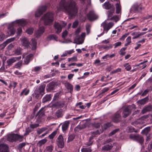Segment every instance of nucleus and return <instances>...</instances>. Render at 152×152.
<instances>
[{
  "label": "nucleus",
  "instance_id": "obj_20",
  "mask_svg": "<svg viewBox=\"0 0 152 152\" xmlns=\"http://www.w3.org/2000/svg\"><path fill=\"white\" fill-rule=\"evenodd\" d=\"M55 83L52 82L48 84L47 86V90L48 91L55 89Z\"/></svg>",
  "mask_w": 152,
  "mask_h": 152
},
{
  "label": "nucleus",
  "instance_id": "obj_44",
  "mask_svg": "<svg viewBox=\"0 0 152 152\" xmlns=\"http://www.w3.org/2000/svg\"><path fill=\"white\" fill-rule=\"evenodd\" d=\"M48 38L50 40H56L57 37L56 35L54 34L48 36Z\"/></svg>",
  "mask_w": 152,
  "mask_h": 152
},
{
  "label": "nucleus",
  "instance_id": "obj_33",
  "mask_svg": "<svg viewBox=\"0 0 152 152\" xmlns=\"http://www.w3.org/2000/svg\"><path fill=\"white\" fill-rule=\"evenodd\" d=\"M45 87V84H43L39 86L38 88V90L40 93L44 92Z\"/></svg>",
  "mask_w": 152,
  "mask_h": 152
},
{
  "label": "nucleus",
  "instance_id": "obj_7",
  "mask_svg": "<svg viewBox=\"0 0 152 152\" xmlns=\"http://www.w3.org/2000/svg\"><path fill=\"white\" fill-rule=\"evenodd\" d=\"M85 36L86 34L85 33H83L80 36H76L73 43L78 45L82 44L84 42Z\"/></svg>",
  "mask_w": 152,
  "mask_h": 152
},
{
  "label": "nucleus",
  "instance_id": "obj_47",
  "mask_svg": "<svg viewBox=\"0 0 152 152\" xmlns=\"http://www.w3.org/2000/svg\"><path fill=\"white\" fill-rule=\"evenodd\" d=\"M151 130L150 127H148L145 128L143 131V133L145 134L148 133Z\"/></svg>",
  "mask_w": 152,
  "mask_h": 152
},
{
  "label": "nucleus",
  "instance_id": "obj_11",
  "mask_svg": "<svg viewBox=\"0 0 152 152\" xmlns=\"http://www.w3.org/2000/svg\"><path fill=\"white\" fill-rule=\"evenodd\" d=\"M62 83L64 85L65 87L69 91V92L72 94L73 89V85L66 80L63 81Z\"/></svg>",
  "mask_w": 152,
  "mask_h": 152
},
{
  "label": "nucleus",
  "instance_id": "obj_18",
  "mask_svg": "<svg viewBox=\"0 0 152 152\" xmlns=\"http://www.w3.org/2000/svg\"><path fill=\"white\" fill-rule=\"evenodd\" d=\"M100 133V132H99V130H97L96 132H93L92 133V135L91 136L89 140V142H87V145L88 146H89L91 145L93 143V142L91 141V140L93 139L95 135L97 134H99Z\"/></svg>",
  "mask_w": 152,
  "mask_h": 152
},
{
  "label": "nucleus",
  "instance_id": "obj_34",
  "mask_svg": "<svg viewBox=\"0 0 152 152\" xmlns=\"http://www.w3.org/2000/svg\"><path fill=\"white\" fill-rule=\"evenodd\" d=\"M22 64V61H20L17 62L15 65V67L18 69H20Z\"/></svg>",
  "mask_w": 152,
  "mask_h": 152
},
{
  "label": "nucleus",
  "instance_id": "obj_41",
  "mask_svg": "<svg viewBox=\"0 0 152 152\" xmlns=\"http://www.w3.org/2000/svg\"><path fill=\"white\" fill-rule=\"evenodd\" d=\"M124 66L125 67V69L127 71H129L131 69V67L130 65L128 63L125 64H124Z\"/></svg>",
  "mask_w": 152,
  "mask_h": 152
},
{
  "label": "nucleus",
  "instance_id": "obj_26",
  "mask_svg": "<svg viewBox=\"0 0 152 152\" xmlns=\"http://www.w3.org/2000/svg\"><path fill=\"white\" fill-rule=\"evenodd\" d=\"M51 99V96L50 94H46L43 98L42 99V102L44 103L50 101Z\"/></svg>",
  "mask_w": 152,
  "mask_h": 152
},
{
  "label": "nucleus",
  "instance_id": "obj_16",
  "mask_svg": "<svg viewBox=\"0 0 152 152\" xmlns=\"http://www.w3.org/2000/svg\"><path fill=\"white\" fill-rule=\"evenodd\" d=\"M121 120V116L120 113L118 112L116 113L113 117L112 120L115 123L119 122Z\"/></svg>",
  "mask_w": 152,
  "mask_h": 152
},
{
  "label": "nucleus",
  "instance_id": "obj_28",
  "mask_svg": "<svg viewBox=\"0 0 152 152\" xmlns=\"http://www.w3.org/2000/svg\"><path fill=\"white\" fill-rule=\"evenodd\" d=\"M22 49L19 47L16 48L14 51V54L17 55H20L22 53Z\"/></svg>",
  "mask_w": 152,
  "mask_h": 152
},
{
  "label": "nucleus",
  "instance_id": "obj_45",
  "mask_svg": "<svg viewBox=\"0 0 152 152\" xmlns=\"http://www.w3.org/2000/svg\"><path fill=\"white\" fill-rule=\"evenodd\" d=\"M57 133V131H55L53 132L51 134L48 136L49 138L51 139L53 138Z\"/></svg>",
  "mask_w": 152,
  "mask_h": 152
},
{
  "label": "nucleus",
  "instance_id": "obj_58",
  "mask_svg": "<svg viewBox=\"0 0 152 152\" xmlns=\"http://www.w3.org/2000/svg\"><path fill=\"white\" fill-rule=\"evenodd\" d=\"M5 37L4 34L2 32H0V41H3Z\"/></svg>",
  "mask_w": 152,
  "mask_h": 152
},
{
  "label": "nucleus",
  "instance_id": "obj_23",
  "mask_svg": "<svg viewBox=\"0 0 152 152\" xmlns=\"http://www.w3.org/2000/svg\"><path fill=\"white\" fill-rule=\"evenodd\" d=\"M8 148L7 145H0V152H7Z\"/></svg>",
  "mask_w": 152,
  "mask_h": 152
},
{
  "label": "nucleus",
  "instance_id": "obj_14",
  "mask_svg": "<svg viewBox=\"0 0 152 152\" xmlns=\"http://www.w3.org/2000/svg\"><path fill=\"white\" fill-rule=\"evenodd\" d=\"M57 144L58 147L62 148L64 147V140L62 136L61 135H60L58 137L57 140Z\"/></svg>",
  "mask_w": 152,
  "mask_h": 152
},
{
  "label": "nucleus",
  "instance_id": "obj_4",
  "mask_svg": "<svg viewBox=\"0 0 152 152\" xmlns=\"http://www.w3.org/2000/svg\"><path fill=\"white\" fill-rule=\"evenodd\" d=\"M102 7L106 10H109L107 12L108 18L112 16L115 12V8L113 4H110L109 2H105L102 5Z\"/></svg>",
  "mask_w": 152,
  "mask_h": 152
},
{
  "label": "nucleus",
  "instance_id": "obj_53",
  "mask_svg": "<svg viewBox=\"0 0 152 152\" xmlns=\"http://www.w3.org/2000/svg\"><path fill=\"white\" fill-rule=\"evenodd\" d=\"M147 102V100H146L145 98H144L140 100L139 101V103L141 104H145Z\"/></svg>",
  "mask_w": 152,
  "mask_h": 152
},
{
  "label": "nucleus",
  "instance_id": "obj_3",
  "mask_svg": "<svg viewBox=\"0 0 152 152\" xmlns=\"http://www.w3.org/2000/svg\"><path fill=\"white\" fill-rule=\"evenodd\" d=\"M53 16L52 12L47 13L42 17L40 21H42L45 25L50 24L53 20Z\"/></svg>",
  "mask_w": 152,
  "mask_h": 152
},
{
  "label": "nucleus",
  "instance_id": "obj_40",
  "mask_svg": "<svg viewBox=\"0 0 152 152\" xmlns=\"http://www.w3.org/2000/svg\"><path fill=\"white\" fill-rule=\"evenodd\" d=\"M139 7L138 4L137 3L134 4L132 6V9L135 11H137L138 10Z\"/></svg>",
  "mask_w": 152,
  "mask_h": 152
},
{
  "label": "nucleus",
  "instance_id": "obj_37",
  "mask_svg": "<svg viewBox=\"0 0 152 152\" xmlns=\"http://www.w3.org/2000/svg\"><path fill=\"white\" fill-rule=\"evenodd\" d=\"M126 130L128 132H136L135 129L132 126H128L126 128Z\"/></svg>",
  "mask_w": 152,
  "mask_h": 152
},
{
  "label": "nucleus",
  "instance_id": "obj_12",
  "mask_svg": "<svg viewBox=\"0 0 152 152\" xmlns=\"http://www.w3.org/2000/svg\"><path fill=\"white\" fill-rule=\"evenodd\" d=\"M132 107L131 106H129L126 107L123 112V117L126 118L131 113Z\"/></svg>",
  "mask_w": 152,
  "mask_h": 152
},
{
  "label": "nucleus",
  "instance_id": "obj_35",
  "mask_svg": "<svg viewBox=\"0 0 152 152\" xmlns=\"http://www.w3.org/2000/svg\"><path fill=\"white\" fill-rule=\"evenodd\" d=\"M44 115V108H41L38 112L37 115L40 117H41Z\"/></svg>",
  "mask_w": 152,
  "mask_h": 152
},
{
  "label": "nucleus",
  "instance_id": "obj_49",
  "mask_svg": "<svg viewBox=\"0 0 152 152\" xmlns=\"http://www.w3.org/2000/svg\"><path fill=\"white\" fill-rule=\"evenodd\" d=\"M126 48H122L120 51V54L121 55H124L125 54V50H126Z\"/></svg>",
  "mask_w": 152,
  "mask_h": 152
},
{
  "label": "nucleus",
  "instance_id": "obj_22",
  "mask_svg": "<svg viewBox=\"0 0 152 152\" xmlns=\"http://www.w3.org/2000/svg\"><path fill=\"white\" fill-rule=\"evenodd\" d=\"M152 110V105H149L145 107L142 109L141 113L144 114Z\"/></svg>",
  "mask_w": 152,
  "mask_h": 152
},
{
  "label": "nucleus",
  "instance_id": "obj_29",
  "mask_svg": "<svg viewBox=\"0 0 152 152\" xmlns=\"http://www.w3.org/2000/svg\"><path fill=\"white\" fill-rule=\"evenodd\" d=\"M121 16H120L115 15L114 16L111 17H110L109 18H108V19L110 20H114L116 22L118 21L120 18Z\"/></svg>",
  "mask_w": 152,
  "mask_h": 152
},
{
  "label": "nucleus",
  "instance_id": "obj_27",
  "mask_svg": "<svg viewBox=\"0 0 152 152\" xmlns=\"http://www.w3.org/2000/svg\"><path fill=\"white\" fill-rule=\"evenodd\" d=\"M136 140L138 141L142 145L143 144L144 139L142 137L137 134Z\"/></svg>",
  "mask_w": 152,
  "mask_h": 152
},
{
  "label": "nucleus",
  "instance_id": "obj_30",
  "mask_svg": "<svg viewBox=\"0 0 152 152\" xmlns=\"http://www.w3.org/2000/svg\"><path fill=\"white\" fill-rule=\"evenodd\" d=\"M113 147V146L112 145H105L102 147V150L104 151H108L110 150Z\"/></svg>",
  "mask_w": 152,
  "mask_h": 152
},
{
  "label": "nucleus",
  "instance_id": "obj_61",
  "mask_svg": "<svg viewBox=\"0 0 152 152\" xmlns=\"http://www.w3.org/2000/svg\"><path fill=\"white\" fill-rule=\"evenodd\" d=\"M68 34V32L66 30L65 31L62 33V37L63 38H65Z\"/></svg>",
  "mask_w": 152,
  "mask_h": 152
},
{
  "label": "nucleus",
  "instance_id": "obj_43",
  "mask_svg": "<svg viewBox=\"0 0 152 152\" xmlns=\"http://www.w3.org/2000/svg\"><path fill=\"white\" fill-rule=\"evenodd\" d=\"M82 152H91V150L89 148H84L81 149Z\"/></svg>",
  "mask_w": 152,
  "mask_h": 152
},
{
  "label": "nucleus",
  "instance_id": "obj_48",
  "mask_svg": "<svg viewBox=\"0 0 152 152\" xmlns=\"http://www.w3.org/2000/svg\"><path fill=\"white\" fill-rule=\"evenodd\" d=\"M137 134L135 135L134 134H131L129 135V138L133 140H136Z\"/></svg>",
  "mask_w": 152,
  "mask_h": 152
},
{
  "label": "nucleus",
  "instance_id": "obj_60",
  "mask_svg": "<svg viewBox=\"0 0 152 152\" xmlns=\"http://www.w3.org/2000/svg\"><path fill=\"white\" fill-rule=\"evenodd\" d=\"M121 44V42H118L115 43L113 45L114 46V48H115L117 47L120 46Z\"/></svg>",
  "mask_w": 152,
  "mask_h": 152
},
{
  "label": "nucleus",
  "instance_id": "obj_63",
  "mask_svg": "<svg viewBox=\"0 0 152 152\" xmlns=\"http://www.w3.org/2000/svg\"><path fill=\"white\" fill-rule=\"evenodd\" d=\"M109 89V88H105L101 90V93L103 94Z\"/></svg>",
  "mask_w": 152,
  "mask_h": 152
},
{
  "label": "nucleus",
  "instance_id": "obj_5",
  "mask_svg": "<svg viewBox=\"0 0 152 152\" xmlns=\"http://www.w3.org/2000/svg\"><path fill=\"white\" fill-rule=\"evenodd\" d=\"M66 23L63 21H61L59 23L58 22H55L53 25L54 30L56 33L59 34L61 31L62 27H64Z\"/></svg>",
  "mask_w": 152,
  "mask_h": 152
},
{
  "label": "nucleus",
  "instance_id": "obj_56",
  "mask_svg": "<svg viewBox=\"0 0 152 152\" xmlns=\"http://www.w3.org/2000/svg\"><path fill=\"white\" fill-rule=\"evenodd\" d=\"M75 136L73 134H71L69 136L68 138V140L69 141H72L74 138Z\"/></svg>",
  "mask_w": 152,
  "mask_h": 152
},
{
  "label": "nucleus",
  "instance_id": "obj_50",
  "mask_svg": "<svg viewBox=\"0 0 152 152\" xmlns=\"http://www.w3.org/2000/svg\"><path fill=\"white\" fill-rule=\"evenodd\" d=\"M33 28H28L26 31V32L28 34H31L33 32Z\"/></svg>",
  "mask_w": 152,
  "mask_h": 152
},
{
  "label": "nucleus",
  "instance_id": "obj_24",
  "mask_svg": "<svg viewBox=\"0 0 152 152\" xmlns=\"http://www.w3.org/2000/svg\"><path fill=\"white\" fill-rule=\"evenodd\" d=\"M69 124V122L68 121H66L63 124L62 128V131L64 132L67 129Z\"/></svg>",
  "mask_w": 152,
  "mask_h": 152
},
{
  "label": "nucleus",
  "instance_id": "obj_9",
  "mask_svg": "<svg viewBox=\"0 0 152 152\" xmlns=\"http://www.w3.org/2000/svg\"><path fill=\"white\" fill-rule=\"evenodd\" d=\"M21 58V56L18 57H12L9 59L7 61V66H11L12 64L17 61H19Z\"/></svg>",
  "mask_w": 152,
  "mask_h": 152
},
{
  "label": "nucleus",
  "instance_id": "obj_54",
  "mask_svg": "<svg viewBox=\"0 0 152 152\" xmlns=\"http://www.w3.org/2000/svg\"><path fill=\"white\" fill-rule=\"evenodd\" d=\"M93 126L96 128H98L100 126V123L95 122L93 124Z\"/></svg>",
  "mask_w": 152,
  "mask_h": 152
},
{
  "label": "nucleus",
  "instance_id": "obj_52",
  "mask_svg": "<svg viewBox=\"0 0 152 152\" xmlns=\"http://www.w3.org/2000/svg\"><path fill=\"white\" fill-rule=\"evenodd\" d=\"M77 57L76 56L73 57L71 58H68V61H75L77 60Z\"/></svg>",
  "mask_w": 152,
  "mask_h": 152
},
{
  "label": "nucleus",
  "instance_id": "obj_21",
  "mask_svg": "<svg viewBox=\"0 0 152 152\" xmlns=\"http://www.w3.org/2000/svg\"><path fill=\"white\" fill-rule=\"evenodd\" d=\"M22 42V45L25 47L29 46V43L28 39L26 37H23L20 38Z\"/></svg>",
  "mask_w": 152,
  "mask_h": 152
},
{
  "label": "nucleus",
  "instance_id": "obj_62",
  "mask_svg": "<svg viewBox=\"0 0 152 152\" xmlns=\"http://www.w3.org/2000/svg\"><path fill=\"white\" fill-rule=\"evenodd\" d=\"M78 24V22H77V21H75L73 23V25L72 26V27L74 28H75L77 27Z\"/></svg>",
  "mask_w": 152,
  "mask_h": 152
},
{
  "label": "nucleus",
  "instance_id": "obj_15",
  "mask_svg": "<svg viewBox=\"0 0 152 152\" xmlns=\"http://www.w3.org/2000/svg\"><path fill=\"white\" fill-rule=\"evenodd\" d=\"M45 31V28L43 26L40 27L39 28L35 31V35L37 38L39 37L44 33Z\"/></svg>",
  "mask_w": 152,
  "mask_h": 152
},
{
  "label": "nucleus",
  "instance_id": "obj_13",
  "mask_svg": "<svg viewBox=\"0 0 152 152\" xmlns=\"http://www.w3.org/2000/svg\"><path fill=\"white\" fill-rule=\"evenodd\" d=\"M88 19L90 21H93L98 18V16L95 12L93 11H90L87 15Z\"/></svg>",
  "mask_w": 152,
  "mask_h": 152
},
{
  "label": "nucleus",
  "instance_id": "obj_1",
  "mask_svg": "<svg viewBox=\"0 0 152 152\" xmlns=\"http://www.w3.org/2000/svg\"><path fill=\"white\" fill-rule=\"evenodd\" d=\"M74 0H61L58 9L61 10L71 17L75 16L77 10Z\"/></svg>",
  "mask_w": 152,
  "mask_h": 152
},
{
  "label": "nucleus",
  "instance_id": "obj_25",
  "mask_svg": "<svg viewBox=\"0 0 152 152\" xmlns=\"http://www.w3.org/2000/svg\"><path fill=\"white\" fill-rule=\"evenodd\" d=\"M30 45L32 50H34L36 49L37 46V41L35 39H32Z\"/></svg>",
  "mask_w": 152,
  "mask_h": 152
},
{
  "label": "nucleus",
  "instance_id": "obj_6",
  "mask_svg": "<svg viewBox=\"0 0 152 152\" xmlns=\"http://www.w3.org/2000/svg\"><path fill=\"white\" fill-rule=\"evenodd\" d=\"M114 24V23L111 22L108 23H106L105 22L102 23L101 24V26L103 28L104 31L99 35H98V37L103 35L104 33H107L108 31L113 26Z\"/></svg>",
  "mask_w": 152,
  "mask_h": 152
},
{
  "label": "nucleus",
  "instance_id": "obj_31",
  "mask_svg": "<svg viewBox=\"0 0 152 152\" xmlns=\"http://www.w3.org/2000/svg\"><path fill=\"white\" fill-rule=\"evenodd\" d=\"M116 7V13L117 14H119L121 11V5L118 3H117L115 5Z\"/></svg>",
  "mask_w": 152,
  "mask_h": 152
},
{
  "label": "nucleus",
  "instance_id": "obj_36",
  "mask_svg": "<svg viewBox=\"0 0 152 152\" xmlns=\"http://www.w3.org/2000/svg\"><path fill=\"white\" fill-rule=\"evenodd\" d=\"M29 92V90H27L26 88H25L20 94V96H22L24 94L25 95H26L28 94Z\"/></svg>",
  "mask_w": 152,
  "mask_h": 152
},
{
  "label": "nucleus",
  "instance_id": "obj_57",
  "mask_svg": "<svg viewBox=\"0 0 152 152\" xmlns=\"http://www.w3.org/2000/svg\"><path fill=\"white\" fill-rule=\"evenodd\" d=\"M39 125L38 124H34L30 125V127L31 128L34 129L39 126Z\"/></svg>",
  "mask_w": 152,
  "mask_h": 152
},
{
  "label": "nucleus",
  "instance_id": "obj_2",
  "mask_svg": "<svg viewBox=\"0 0 152 152\" xmlns=\"http://www.w3.org/2000/svg\"><path fill=\"white\" fill-rule=\"evenodd\" d=\"M26 20L23 19L16 20L13 22L11 27L9 28L10 33V34L8 35L9 36L15 34L16 29L15 28V26H23L26 25Z\"/></svg>",
  "mask_w": 152,
  "mask_h": 152
},
{
  "label": "nucleus",
  "instance_id": "obj_51",
  "mask_svg": "<svg viewBox=\"0 0 152 152\" xmlns=\"http://www.w3.org/2000/svg\"><path fill=\"white\" fill-rule=\"evenodd\" d=\"M62 92L61 91H60L58 92L56 94H55L54 97V99H57L58 97L61 94V93Z\"/></svg>",
  "mask_w": 152,
  "mask_h": 152
},
{
  "label": "nucleus",
  "instance_id": "obj_38",
  "mask_svg": "<svg viewBox=\"0 0 152 152\" xmlns=\"http://www.w3.org/2000/svg\"><path fill=\"white\" fill-rule=\"evenodd\" d=\"M131 37L130 36H129L126 39V43L125 44V46H127L130 44L131 42Z\"/></svg>",
  "mask_w": 152,
  "mask_h": 152
},
{
  "label": "nucleus",
  "instance_id": "obj_42",
  "mask_svg": "<svg viewBox=\"0 0 152 152\" xmlns=\"http://www.w3.org/2000/svg\"><path fill=\"white\" fill-rule=\"evenodd\" d=\"M55 115L58 118L61 117L62 116L61 111L60 110H57L55 113Z\"/></svg>",
  "mask_w": 152,
  "mask_h": 152
},
{
  "label": "nucleus",
  "instance_id": "obj_17",
  "mask_svg": "<svg viewBox=\"0 0 152 152\" xmlns=\"http://www.w3.org/2000/svg\"><path fill=\"white\" fill-rule=\"evenodd\" d=\"M33 56L32 54H30L26 56H23V59L24 64H28L32 60Z\"/></svg>",
  "mask_w": 152,
  "mask_h": 152
},
{
  "label": "nucleus",
  "instance_id": "obj_64",
  "mask_svg": "<svg viewBox=\"0 0 152 152\" xmlns=\"http://www.w3.org/2000/svg\"><path fill=\"white\" fill-rule=\"evenodd\" d=\"M147 82L148 83L152 84V76L148 79L147 80Z\"/></svg>",
  "mask_w": 152,
  "mask_h": 152
},
{
  "label": "nucleus",
  "instance_id": "obj_59",
  "mask_svg": "<svg viewBox=\"0 0 152 152\" xmlns=\"http://www.w3.org/2000/svg\"><path fill=\"white\" fill-rule=\"evenodd\" d=\"M26 145V143L25 142H23L20 143L18 145V148L20 149L22 148L23 147L25 146Z\"/></svg>",
  "mask_w": 152,
  "mask_h": 152
},
{
  "label": "nucleus",
  "instance_id": "obj_55",
  "mask_svg": "<svg viewBox=\"0 0 152 152\" xmlns=\"http://www.w3.org/2000/svg\"><path fill=\"white\" fill-rule=\"evenodd\" d=\"M140 124L141 122L140 121V120H139L135 121L134 122H132V124L135 126H136V125Z\"/></svg>",
  "mask_w": 152,
  "mask_h": 152
},
{
  "label": "nucleus",
  "instance_id": "obj_19",
  "mask_svg": "<svg viewBox=\"0 0 152 152\" xmlns=\"http://www.w3.org/2000/svg\"><path fill=\"white\" fill-rule=\"evenodd\" d=\"M14 39V38H11L7 39L4 42L0 45V49L2 50L4 49L7 44L13 41Z\"/></svg>",
  "mask_w": 152,
  "mask_h": 152
},
{
  "label": "nucleus",
  "instance_id": "obj_10",
  "mask_svg": "<svg viewBox=\"0 0 152 152\" xmlns=\"http://www.w3.org/2000/svg\"><path fill=\"white\" fill-rule=\"evenodd\" d=\"M46 9L47 7L45 6L39 7L35 12V17H37L40 16L45 12Z\"/></svg>",
  "mask_w": 152,
  "mask_h": 152
},
{
  "label": "nucleus",
  "instance_id": "obj_8",
  "mask_svg": "<svg viewBox=\"0 0 152 152\" xmlns=\"http://www.w3.org/2000/svg\"><path fill=\"white\" fill-rule=\"evenodd\" d=\"M23 137L22 136L18 134H11L8 136L7 140L9 141L13 142L19 139H21Z\"/></svg>",
  "mask_w": 152,
  "mask_h": 152
},
{
  "label": "nucleus",
  "instance_id": "obj_32",
  "mask_svg": "<svg viewBox=\"0 0 152 152\" xmlns=\"http://www.w3.org/2000/svg\"><path fill=\"white\" fill-rule=\"evenodd\" d=\"M53 150V146L50 145L47 146L44 151V152H51Z\"/></svg>",
  "mask_w": 152,
  "mask_h": 152
},
{
  "label": "nucleus",
  "instance_id": "obj_46",
  "mask_svg": "<svg viewBox=\"0 0 152 152\" xmlns=\"http://www.w3.org/2000/svg\"><path fill=\"white\" fill-rule=\"evenodd\" d=\"M119 129H116L113 130L112 132H111L109 134V136H110L113 135L115 134V133L118 132Z\"/></svg>",
  "mask_w": 152,
  "mask_h": 152
},
{
  "label": "nucleus",
  "instance_id": "obj_39",
  "mask_svg": "<svg viewBox=\"0 0 152 152\" xmlns=\"http://www.w3.org/2000/svg\"><path fill=\"white\" fill-rule=\"evenodd\" d=\"M47 141V140L45 139H43L41 140H40L38 143V145L39 146H41L42 145L44 144Z\"/></svg>",
  "mask_w": 152,
  "mask_h": 152
}]
</instances>
